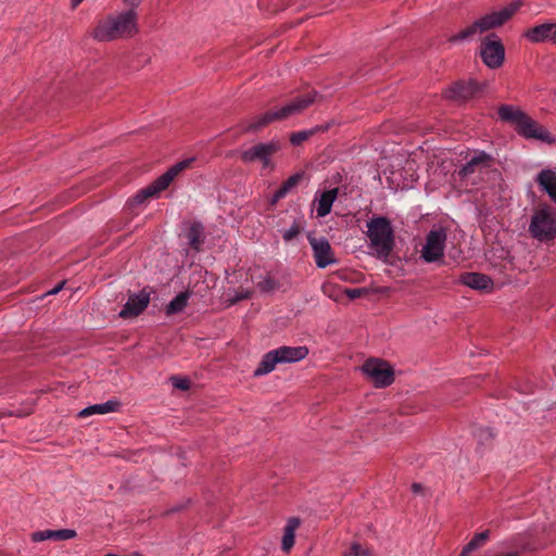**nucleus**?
Wrapping results in <instances>:
<instances>
[{"label": "nucleus", "mask_w": 556, "mask_h": 556, "mask_svg": "<svg viewBox=\"0 0 556 556\" xmlns=\"http://www.w3.org/2000/svg\"><path fill=\"white\" fill-rule=\"evenodd\" d=\"M138 33L137 10L127 9L100 18L91 31V37L99 42H111L132 38Z\"/></svg>", "instance_id": "obj_1"}, {"label": "nucleus", "mask_w": 556, "mask_h": 556, "mask_svg": "<svg viewBox=\"0 0 556 556\" xmlns=\"http://www.w3.org/2000/svg\"><path fill=\"white\" fill-rule=\"evenodd\" d=\"M521 7L520 1H515L509 3L508 5L502 8L498 11H493L488 13L473 22L471 25L465 27L459 30L457 34L451 36L447 40L448 42H458L470 39L478 33H484L504 25L507 21H509L514 14Z\"/></svg>", "instance_id": "obj_2"}, {"label": "nucleus", "mask_w": 556, "mask_h": 556, "mask_svg": "<svg viewBox=\"0 0 556 556\" xmlns=\"http://www.w3.org/2000/svg\"><path fill=\"white\" fill-rule=\"evenodd\" d=\"M315 101V93H306L295 98L278 110H270L249 121L243 130L245 132L257 131L274 121L286 119L292 115L302 113Z\"/></svg>", "instance_id": "obj_3"}, {"label": "nucleus", "mask_w": 556, "mask_h": 556, "mask_svg": "<svg viewBox=\"0 0 556 556\" xmlns=\"http://www.w3.org/2000/svg\"><path fill=\"white\" fill-rule=\"evenodd\" d=\"M367 236L372 254L383 261L391 255L394 245V230L387 217H375L367 223Z\"/></svg>", "instance_id": "obj_4"}, {"label": "nucleus", "mask_w": 556, "mask_h": 556, "mask_svg": "<svg viewBox=\"0 0 556 556\" xmlns=\"http://www.w3.org/2000/svg\"><path fill=\"white\" fill-rule=\"evenodd\" d=\"M532 238L541 242H548L556 238V210L551 205L542 204L533 210L529 224Z\"/></svg>", "instance_id": "obj_5"}, {"label": "nucleus", "mask_w": 556, "mask_h": 556, "mask_svg": "<svg viewBox=\"0 0 556 556\" xmlns=\"http://www.w3.org/2000/svg\"><path fill=\"white\" fill-rule=\"evenodd\" d=\"M194 159H187L176 163L157 179H155L151 185L140 190L134 200L137 203H142L148 198L154 197L161 191L165 190L181 172L190 167Z\"/></svg>", "instance_id": "obj_6"}, {"label": "nucleus", "mask_w": 556, "mask_h": 556, "mask_svg": "<svg viewBox=\"0 0 556 556\" xmlns=\"http://www.w3.org/2000/svg\"><path fill=\"white\" fill-rule=\"evenodd\" d=\"M361 369L376 388H386L394 381V370L383 359L369 358L363 364Z\"/></svg>", "instance_id": "obj_7"}, {"label": "nucleus", "mask_w": 556, "mask_h": 556, "mask_svg": "<svg viewBox=\"0 0 556 556\" xmlns=\"http://www.w3.org/2000/svg\"><path fill=\"white\" fill-rule=\"evenodd\" d=\"M446 231L443 228H433L426 237V243L421 250V258L426 263H433L444 255Z\"/></svg>", "instance_id": "obj_8"}, {"label": "nucleus", "mask_w": 556, "mask_h": 556, "mask_svg": "<svg viewBox=\"0 0 556 556\" xmlns=\"http://www.w3.org/2000/svg\"><path fill=\"white\" fill-rule=\"evenodd\" d=\"M281 149L279 141L273 140L266 143H257L240 153L243 163L260 161L264 168L270 167V156Z\"/></svg>", "instance_id": "obj_9"}, {"label": "nucleus", "mask_w": 556, "mask_h": 556, "mask_svg": "<svg viewBox=\"0 0 556 556\" xmlns=\"http://www.w3.org/2000/svg\"><path fill=\"white\" fill-rule=\"evenodd\" d=\"M505 56V49L501 39L495 35H489L481 43V58L484 64L491 68L502 65Z\"/></svg>", "instance_id": "obj_10"}, {"label": "nucleus", "mask_w": 556, "mask_h": 556, "mask_svg": "<svg viewBox=\"0 0 556 556\" xmlns=\"http://www.w3.org/2000/svg\"><path fill=\"white\" fill-rule=\"evenodd\" d=\"M516 131L527 139H535L549 144L555 142L554 136L528 114Z\"/></svg>", "instance_id": "obj_11"}, {"label": "nucleus", "mask_w": 556, "mask_h": 556, "mask_svg": "<svg viewBox=\"0 0 556 556\" xmlns=\"http://www.w3.org/2000/svg\"><path fill=\"white\" fill-rule=\"evenodd\" d=\"M491 167V157L484 152H479L469 162H467L459 170L460 179H469L475 175L486 174Z\"/></svg>", "instance_id": "obj_12"}, {"label": "nucleus", "mask_w": 556, "mask_h": 556, "mask_svg": "<svg viewBox=\"0 0 556 556\" xmlns=\"http://www.w3.org/2000/svg\"><path fill=\"white\" fill-rule=\"evenodd\" d=\"M317 267L325 268L336 263L330 243L325 238H308Z\"/></svg>", "instance_id": "obj_13"}, {"label": "nucleus", "mask_w": 556, "mask_h": 556, "mask_svg": "<svg viewBox=\"0 0 556 556\" xmlns=\"http://www.w3.org/2000/svg\"><path fill=\"white\" fill-rule=\"evenodd\" d=\"M150 303V293L146 290L129 295L123 309L119 312V317L127 319L139 316Z\"/></svg>", "instance_id": "obj_14"}, {"label": "nucleus", "mask_w": 556, "mask_h": 556, "mask_svg": "<svg viewBox=\"0 0 556 556\" xmlns=\"http://www.w3.org/2000/svg\"><path fill=\"white\" fill-rule=\"evenodd\" d=\"M523 37L532 42L540 43L549 41L555 45L556 41V23L548 22L535 25L523 33Z\"/></svg>", "instance_id": "obj_15"}, {"label": "nucleus", "mask_w": 556, "mask_h": 556, "mask_svg": "<svg viewBox=\"0 0 556 556\" xmlns=\"http://www.w3.org/2000/svg\"><path fill=\"white\" fill-rule=\"evenodd\" d=\"M481 87L473 80L457 81L445 90L444 94L447 99L455 101H466L473 98Z\"/></svg>", "instance_id": "obj_16"}, {"label": "nucleus", "mask_w": 556, "mask_h": 556, "mask_svg": "<svg viewBox=\"0 0 556 556\" xmlns=\"http://www.w3.org/2000/svg\"><path fill=\"white\" fill-rule=\"evenodd\" d=\"M280 364L295 363L304 359L308 355V349L301 346H280L276 349Z\"/></svg>", "instance_id": "obj_17"}, {"label": "nucleus", "mask_w": 556, "mask_h": 556, "mask_svg": "<svg viewBox=\"0 0 556 556\" xmlns=\"http://www.w3.org/2000/svg\"><path fill=\"white\" fill-rule=\"evenodd\" d=\"M77 533L73 529L43 530L34 532L31 534V540L34 542H41L46 540L66 541L74 539Z\"/></svg>", "instance_id": "obj_18"}, {"label": "nucleus", "mask_w": 556, "mask_h": 556, "mask_svg": "<svg viewBox=\"0 0 556 556\" xmlns=\"http://www.w3.org/2000/svg\"><path fill=\"white\" fill-rule=\"evenodd\" d=\"M498 116L502 121L511 124L517 130L527 113L517 106L504 104L498 108Z\"/></svg>", "instance_id": "obj_19"}, {"label": "nucleus", "mask_w": 556, "mask_h": 556, "mask_svg": "<svg viewBox=\"0 0 556 556\" xmlns=\"http://www.w3.org/2000/svg\"><path fill=\"white\" fill-rule=\"evenodd\" d=\"M121 403L117 400H110L105 403L90 405L78 413L79 418H87L92 415H105L109 413L117 412Z\"/></svg>", "instance_id": "obj_20"}, {"label": "nucleus", "mask_w": 556, "mask_h": 556, "mask_svg": "<svg viewBox=\"0 0 556 556\" xmlns=\"http://www.w3.org/2000/svg\"><path fill=\"white\" fill-rule=\"evenodd\" d=\"M459 281L475 290H489L492 287L490 277L479 273H466L460 276Z\"/></svg>", "instance_id": "obj_21"}, {"label": "nucleus", "mask_w": 556, "mask_h": 556, "mask_svg": "<svg viewBox=\"0 0 556 556\" xmlns=\"http://www.w3.org/2000/svg\"><path fill=\"white\" fill-rule=\"evenodd\" d=\"M536 181L551 200L556 203V173L552 169H543L538 174Z\"/></svg>", "instance_id": "obj_22"}, {"label": "nucleus", "mask_w": 556, "mask_h": 556, "mask_svg": "<svg viewBox=\"0 0 556 556\" xmlns=\"http://www.w3.org/2000/svg\"><path fill=\"white\" fill-rule=\"evenodd\" d=\"M301 520L298 517H291L287 520L283 528V535L281 539V548L283 552L289 553L294 545L295 531L300 527Z\"/></svg>", "instance_id": "obj_23"}, {"label": "nucleus", "mask_w": 556, "mask_h": 556, "mask_svg": "<svg viewBox=\"0 0 556 556\" xmlns=\"http://www.w3.org/2000/svg\"><path fill=\"white\" fill-rule=\"evenodd\" d=\"M277 364H280L278 354H277L276 350H271V351L267 352L262 357L261 362L258 363V366L255 368V370L253 372V376L254 377L265 376V375L271 372L276 368Z\"/></svg>", "instance_id": "obj_24"}, {"label": "nucleus", "mask_w": 556, "mask_h": 556, "mask_svg": "<svg viewBox=\"0 0 556 556\" xmlns=\"http://www.w3.org/2000/svg\"><path fill=\"white\" fill-rule=\"evenodd\" d=\"M339 189L333 188L331 190L324 191L317 199L316 213L318 217L328 215L331 211L332 204L338 197Z\"/></svg>", "instance_id": "obj_25"}, {"label": "nucleus", "mask_w": 556, "mask_h": 556, "mask_svg": "<svg viewBox=\"0 0 556 556\" xmlns=\"http://www.w3.org/2000/svg\"><path fill=\"white\" fill-rule=\"evenodd\" d=\"M187 239L189 245L199 251L204 242V228L202 224L193 223L187 232Z\"/></svg>", "instance_id": "obj_26"}, {"label": "nucleus", "mask_w": 556, "mask_h": 556, "mask_svg": "<svg viewBox=\"0 0 556 556\" xmlns=\"http://www.w3.org/2000/svg\"><path fill=\"white\" fill-rule=\"evenodd\" d=\"M302 179V174L296 173L290 176L275 192L274 201H278L285 198L288 192L294 188Z\"/></svg>", "instance_id": "obj_27"}, {"label": "nucleus", "mask_w": 556, "mask_h": 556, "mask_svg": "<svg viewBox=\"0 0 556 556\" xmlns=\"http://www.w3.org/2000/svg\"><path fill=\"white\" fill-rule=\"evenodd\" d=\"M189 295V292H181L175 296L166 306V314L174 315L182 312L187 306Z\"/></svg>", "instance_id": "obj_28"}, {"label": "nucleus", "mask_w": 556, "mask_h": 556, "mask_svg": "<svg viewBox=\"0 0 556 556\" xmlns=\"http://www.w3.org/2000/svg\"><path fill=\"white\" fill-rule=\"evenodd\" d=\"M489 540V531L477 533L462 549L459 556H468Z\"/></svg>", "instance_id": "obj_29"}, {"label": "nucleus", "mask_w": 556, "mask_h": 556, "mask_svg": "<svg viewBox=\"0 0 556 556\" xmlns=\"http://www.w3.org/2000/svg\"><path fill=\"white\" fill-rule=\"evenodd\" d=\"M256 287L261 292L269 293L277 290L279 283L274 277L266 275L261 281L257 282Z\"/></svg>", "instance_id": "obj_30"}, {"label": "nucleus", "mask_w": 556, "mask_h": 556, "mask_svg": "<svg viewBox=\"0 0 556 556\" xmlns=\"http://www.w3.org/2000/svg\"><path fill=\"white\" fill-rule=\"evenodd\" d=\"M343 556H371V551L357 542H353L343 553Z\"/></svg>", "instance_id": "obj_31"}, {"label": "nucleus", "mask_w": 556, "mask_h": 556, "mask_svg": "<svg viewBox=\"0 0 556 556\" xmlns=\"http://www.w3.org/2000/svg\"><path fill=\"white\" fill-rule=\"evenodd\" d=\"M313 134H314V130H304V131L293 132L290 136V141L293 146H299L303 141L307 140Z\"/></svg>", "instance_id": "obj_32"}, {"label": "nucleus", "mask_w": 556, "mask_h": 556, "mask_svg": "<svg viewBox=\"0 0 556 556\" xmlns=\"http://www.w3.org/2000/svg\"><path fill=\"white\" fill-rule=\"evenodd\" d=\"M252 295V291L249 289H241L236 291L233 298H231L229 301L231 304H235L241 300L250 299Z\"/></svg>", "instance_id": "obj_33"}, {"label": "nucleus", "mask_w": 556, "mask_h": 556, "mask_svg": "<svg viewBox=\"0 0 556 556\" xmlns=\"http://www.w3.org/2000/svg\"><path fill=\"white\" fill-rule=\"evenodd\" d=\"M170 380H172L173 386L176 389L186 391L190 388V381L186 378H180V377L175 376V377H172Z\"/></svg>", "instance_id": "obj_34"}, {"label": "nucleus", "mask_w": 556, "mask_h": 556, "mask_svg": "<svg viewBox=\"0 0 556 556\" xmlns=\"http://www.w3.org/2000/svg\"><path fill=\"white\" fill-rule=\"evenodd\" d=\"M299 233H300L299 226L298 225H292L289 229H287L283 232L282 238L286 241H290V240L294 239Z\"/></svg>", "instance_id": "obj_35"}, {"label": "nucleus", "mask_w": 556, "mask_h": 556, "mask_svg": "<svg viewBox=\"0 0 556 556\" xmlns=\"http://www.w3.org/2000/svg\"><path fill=\"white\" fill-rule=\"evenodd\" d=\"M344 292L350 299L354 300V299L362 296L365 293V290L359 289V288H354V289H345Z\"/></svg>", "instance_id": "obj_36"}, {"label": "nucleus", "mask_w": 556, "mask_h": 556, "mask_svg": "<svg viewBox=\"0 0 556 556\" xmlns=\"http://www.w3.org/2000/svg\"><path fill=\"white\" fill-rule=\"evenodd\" d=\"M125 5L128 7V9H137L143 0H122Z\"/></svg>", "instance_id": "obj_37"}, {"label": "nucleus", "mask_w": 556, "mask_h": 556, "mask_svg": "<svg viewBox=\"0 0 556 556\" xmlns=\"http://www.w3.org/2000/svg\"><path fill=\"white\" fill-rule=\"evenodd\" d=\"M412 491H413L415 494H422L424 486H422L420 483H413V485H412Z\"/></svg>", "instance_id": "obj_38"}, {"label": "nucleus", "mask_w": 556, "mask_h": 556, "mask_svg": "<svg viewBox=\"0 0 556 556\" xmlns=\"http://www.w3.org/2000/svg\"><path fill=\"white\" fill-rule=\"evenodd\" d=\"M479 437L480 438H493L494 434L490 429H483L480 431Z\"/></svg>", "instance_id": "obj_39"}, {"label": "nucleus", "mask_w": 556, "mask_h": 556, "mask_svg": "<svg viewBox=\"0 0 556 556\" xmlns=\"http://www.w3.org/2000/svg\"><path fill=\"white\" fill-rule=\"evenodd\" d=\"M64 286V281L59 283L55 288H53L52 290H50L47 294H55L58 293Z\"/></svg>", "instance_id": "obj_40"}, {"label": "nucleus", "mask_w": 556, "mask_h": 556, "mask_svg": "<svg viewBox=\"0 0 556 556\" xmlns=\"http://www.w3.org/2000/svg\"><path fill=\"white\" fill-rule=\"evenodd\" d=\"M84 0H72V4H73V7H77Z\"/></svg>", "instance_id": "obj_41"}]
</instances>
